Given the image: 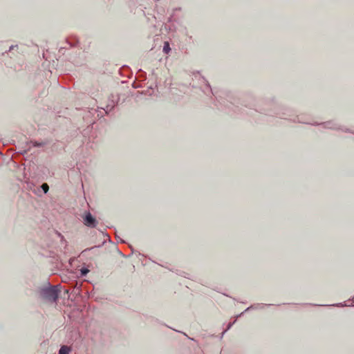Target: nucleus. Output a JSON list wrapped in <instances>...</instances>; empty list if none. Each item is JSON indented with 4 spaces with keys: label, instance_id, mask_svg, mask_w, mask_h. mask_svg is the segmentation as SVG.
<instances>
[{
    "label": "nucleus",
    "instance_id": "nucleus-6",
    "mask_svg": "<svg viewBox=\"0 0 354 354\" xmlns=\"http://www.w3.org/2000/svg\"><path fill=\"white\" fill-rule=\"evenodd\" d=\"M87 272H88V270H86V269L82 270V273L83 274H86V273H87Z\"/></svg>",
    "mask_w": 354,
    "mask_h": 354
},
{
    "label": "nucleus",
    "instance_id": "nucleus-2",
    "mask_svg": "<svg viewBox=\"0 0 354 354\" xmlns=\"http://www.w3.org/2000/svg\"><path fill=\"white\" fill-rule=\"evenodd\" d=\"M84 223L88 227H95L97 221L90 213H87L84 218Z\"/></svg>",
    "mask_w": 354,
    "mask_h": 354
},
{
    "label": "nucleus",
    "instance_id": "nucleus-1",
    "mask_svg": "<svg viewBox=\"0 0 354 354\" xmlns=\"http://www.w3.org/2000/svg\"><path fill=\"white\" fill-rule=\"evenodd\" d=\"M59 290L56 286H50L42 289L41 295L44 299L50 301H56L58 298Z\"/></svg>",
    "mask_w": 354,
    "mask_h": 354
},
{
    "label": "nucleus",
    "instance_id": "nucleus-4",
    "mask_svg": "<svg viewBox=\"0 0 354 354\" xmlns=\"http://www.w3.org/2000/svg\"><path fill=\"white\" fill-rule=\"evenodd\" d=\"M163 50L166 53H167L170 50V47H169V44L168 42H165V45H164V47H163Z\"/></svg>",
    "mask_w": 354,
    "mask_h": 354
},
{
    "label": "nucleus",
    "instance_id": "nucleus-3",
    "mask_svg": "<svg viewBox=\"0 0 354 354\" xmlns=\"http://www.w3.org/2000/svg\"><path fill=\"white\" fill-rule=\"evenodd\" d=\"M70 349L66 346H62L59 351V354H68Z\"/></svg>",
    "mask_w": 354,
    "mask_h": 354
},
{
    "label": "nucleus",
    "instance_id": "nucleus-5",
    "mask_svg": "<svg viewBox=\"0 0 354 354\" xmlns=\"http://www.w3.org/2000/svg\"><path fill=\"white\" fill-rule=\"evenodd\" d=\"M41 188H42L43 191L44 192V193H47L49 189V187L47 183L42 184Z\"/></svg>",
    "mask_w": 354,
    "mask_h": 354
}]
</instances>
